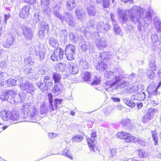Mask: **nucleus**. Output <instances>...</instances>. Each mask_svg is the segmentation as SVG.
Here are the masks:
<instances>
[{
  "instance_id": "f257e3e1",
  "label": "nucleus",
  "mask_w": 161,
  "mask_h": 161,
  "mask_svg": "<svg viewBox=\"0 0 161 161\" xmlns=\"http://www.w3.org/2000/svg\"><path fill=\"white\" fill-rule=\"evenodd\" d=\"M0 116L4 121L10 120L12 124H16L18 122L19 114V112L17 111L9 113L6 110H3L1 112Z\"/></svg>"
},
{
  "instance_id": "f03ea898",
  "label": "nucleus",
  "mask_w": 161,
  "mask_h": 161,
  "mask_svg": "<svg viewBox=\"0 0 161 161\" xmlns=\"http://www.w3.org/2000/svg\"><path fill=\"white\" fill-rule=\"evenodd\" d=\"M48 100L50 104L49 106V109L51 112L54 111L55 109L57 108L58 105H59L61 103L62 101V99H59L57 98L54 100V106H53V95L52 93H49L48 94Z\"/></svg>"
},
{
  "instance_id": "7ed1b4c3",
  "label": "nucleus",
  "mask_w": 161,
  "mask_h": 161,
  "mask_svg": "<svg viewBox=\"0 0 161 161\" xmlns=\"http://www.w3.org/2000/svg\"><path fill=\"white\" fill-rule=\"evenodd\" d=\"M64 54V50L60 47H57L54 49L51 58L53 61H57L63 58Z\"/></svg>"
},
{
  "instance_id": "20e7f679",
  "label": "nucleus",
  "mask_w": 161,
  "mask_h": 161,
  "mask_svg": "<svg viewBox=\"0 0 161 161\" xmlns=\"http://www.w3.org/2000/svg\"><path fill=\"white\" fill-rule=\"evenodd\" d=\"M24 36L27 40H31L33 37V33L31 28L25 26L21 28Z\"/></svg>"
},
{
  "instance_id": "39448f33",
  "label": "nucleus",
  "mask_w": 161,
  "mask_h": 161,
  "mask_svg": "<svg viewBox=\"0 0 161 161\" xmlns=\"http://www.w3.org/2000/svg\"><path fill=\"white\" fill-rule=\"evenodd\" d=\"M31 7L29 5H26L23 6L19 10V15L22 19L27 18L30 15V10Z\"/></svg>"
},
{
  "instance_id": "423d86ee",
  "label": "nucleus",
  "mask_w": 161,
  "mask_h": 161,
  "mask_svg": "<svg viewBox=\"0 0 161 161\" xmlns=\"http://www.w3.org/2000/svg\"><path fill=\"white\" fill-rule=\"evenodd\" d=\"M156 110L155 109H149L147 113L142 118V121L143 123H146L153 119L154 114L153 113L155 112Z\"/></svg>"
},
{
  "instance_id": "0eeeda50",
  "label": "nucleus",
  "mask_w": 161,
  "mask_h": 161,
  "mask_svg": "<svg viewBox=\"0 0 161 161\" xmlns=\"http://www.w3.org/2000/svg\"><path fill=\"white\" fill-rule=\"evenodd\" d=\"M158 89V87L154 84H151L147 88V91L149 94V97H153V96L154 98L156 97Z\"/></svg>"
},
{
  "instance_id": "6e6552de",
  "label": "nucleus",
  "mask_w": 161,
  "mask_h": 161,
  "mask_svg": "<svg viewBox=\"0 0 161 161\" xmlns=\"http://www.w3.org/2000/svg\"><path fill=\"white\" fill-rule=\"evenodd\" d=\"M20 87L26 92L31 94L35 91L36 89L34 86L32 84L27 83H24L20 85Z\"/></svg>"
},
{
  "instance_id": "1a4fd4ad",
  "label": "nucleus",
  "mask_w": 161,
  "mask_h": 161,
  "mask_svg": "<svg viewBox=\"0 0 161 161\" xmlns=\"http://www.w3.org/2000/svg\"><path fill=\"white\" fill-rule=\"evenodd\" d=\"M54 83L52 91L56 96H58L63 91V86L61 82Z\"/></svg>"
},
{
  "instance_id": "9d476101",
  "label": "nucleus",
  "mask_w": 161,
  "mask_h": 161,
  "mask_svg": "<svg viewBox=\"0 0 161 161\" xmlns=\"http://www.w3.org/2000/svg\"><path fill=\"white\" fill-rule=\"evenodd\" d=\"M87 141V144L91 151L93 152H95L96 150L99 151L98 146L93 143V141L91 139L88 138Z\"/></svg>"
},
{
  "instance_id": "9b49d317",
  "label": "nucleus",
  "mask_w": 161,
  "mask_h": 161,
  "mask_svg": "<svg viewBox=\"0 0 161 161\" xmlns=\"http://www.w3.org/2000/svg\"><path fill=\"white\" fill-rule=\"evenodd\" d=\"M43 81L48 89L52 87L53 85V79L49 76H44L43 77Z\"/></svg>"
},
{
  "instance_id": "f8f14e48",
  "label": "nucleus",
  "mask_w": 161,
  "mask_h": 161,
  "mask_svg": "<svg viewBox=\"0 0 161 161\" xmlns=\"http://www.w3.org/2000/svg\"><path fill=\"white\" fill-rule=\"evenodd\" d=\"M133 96L134 97V98L135 99L140 101L144 100L146 98V95L144 92L142 91L140 93H137L135 95H133Z\"/></svg>"
},
{
  "instance_id": "ddd939ff",
  "label": "nucleus",
  "mask_w": 161,
  "mask_h": 161,
  "mask_svg": "<svg viewBox=\"0 0 161 161\" xmlns=\"http://www.w3.org/2000/svg\"><path fill=\"white\" fill-rule=\"evenodd\" d=\"M136 137L128 133L124 141L127 143H136Z\"/></svg>"
},
{
  "instance_id": "4468645a",
  "label": "nucleus",
  "mask_w": 161,
  "mask_h": 161,
  "mask_svg": "<svg viewBox=\"0 0 161 161\" xmlns=\"http://www.w3.org/2000/svg\"><path fill=\"white\" fill-rule=\"evenodd\" d=\"M107 68V64L101 62L96 65V69L100 72H103Z\"/></svg>"
},
{
  "instance_id": "2eb2a0df",
  "label": "nucleus",
  "mask_w": 161,
  "mask_h": 161,
  "mask_svg": "<svg viewBox=\"0 0 161 161\" xmlns=\"http://www.w3.org/2000/svg\"><path fill=\"white\" fill-rule=\"evenodd\" d=\"M36 86L42 92H44L48 90V89L46 85L41 81H39L37 83Z\"/></svg>"
},
{
  "instance_id": "dca6fc26",
  "label": "nucleus",
  "mask_w": 161,
  "mask_h": 161,
  "mask_svg": "<svg viewBox=\"0 0 161 161\" xmlns=\"http://www.w3.org/2000/svg\"><path fill=\"white\" fill-rule=\"evenodd\" d=\"M52 77L54 83L61 82L60 80L62 79V77L60 74L57 72H54L52 74Z\"/></svg>"
},
{
  "instance_id": "f3484780",
  "label": "nucleus",
  "mask_w": 161,
  "mask_h": 161,
  "mask_svg": "<svg viewBox=\"0 0 161 161\" xmlns=\"http://www.w3.org/2000/svg\"><path fill=\"white\" fill-rule=\"evenodd\" d=\"M152 137L153 139V143L155 146L158 144V137L157 132L155 131H151Z\"/></svg>"
},
{
  "instance_id": "a211bd4d",
  "label": "nucleus",
  "mask_w": 161,
  "mask_h": 161,
  "mask_svg": "<svg viewBox=\"0 0 161 161\" xmlns=\"http://www.w3.org/2000/svg\"><path fill=\"white\" fill-rule=\"evenodd\" d=\"M14 40V37L12 36L8 37L5 44L6 47H9L11 45L13 44Z\"/></svg>"
},
{
  "instance_id": "6ab92c4d",
  "label": "nucleus",
  "mask_w": 161,
  "mask_h": 161,
  "mask_svg": "<svg viewBox=\"0 0 161 161\" xmlns=\"http://www.w3.org/2000/svg\"><path fill=\"white\" fill-rule=\"evenodd\" d=\"M83 136L81 135L74 136L71 138V140L74 142H80L83 139Z\"/></svg>"
},
{
  "instance_id": "aec40b11",
  "label": "nucleus",
  "mask_w": 161,
  "mask_h": 161,
  "mask_svg": "<svg viewBox=\"0 0 161 161\" xmlns=\"http://www.w3.org/2000/svg\"><path fill=\"white\" fill-rule=\"evenodd\" d=\"M91 74L88 71H85L83 73L82 79L84 81H87L90 80L92 78Z\"/></svg>"
},
{
  "instance_id": "412c9836",
  "label": "nucleus",
  "mask_w": 161,
  "mask_h": 161,
  "mask_svg": "<svg viewBox=\"0 0 161 161\" xmlns=\"http://www.w3.org/2000/svg\"><path fill=\"white\" fill-rule=\"evenodd\" d=\"M121 124L124 128H129L131 124L130 120L129 119H123L121 121Z\"/></svg>"
},
{
  "instance_id": "4be33fe9",
  "label": "nucleus",
  "mask_w": 161,
  "mask_h": 161,
  "mask_svg": "<svg viewBox=\"0 0 161 161\" xmlns=\"http://www.w3.org/2000/svg\"><path fill=\"white\" fill-rule=\"evenodd\" d=\"M65 51L66 52L75 53V46L71 44L67 45L66 47Z\"/></svg>"
},
{
  "instance_id": "5701e85b",
  "label": "nucleus",
  "mask_w": 161,
  "mask_h": 161,
  "mask_svg": "<svg viewBox=\"0 0 161 161\" xmlns=\"http://www.w3.org/2000/svg\"><path fill=\"white\" fill-rule=\"evenodd\" d=\"M128 133L125 131H119L117 134L116 136L121 140H125Z\"/></svg>"
},
{
  "instance_id": "b1692460",
  "label": "nucleus",
  "mask_w": 161,
  "mask_h": 161,
  "mask_svg": "<svg viewBox=\"0 0 161 161\" xmlns=\"http://www.w3.org/2000/svg\"><path fill=\"white\" fill-rule=\"evenodd\" d=\"M67 7L69 9L72 10L75 6V0H69L67 3Z\"/></svg>"
},
{
  "instance_id": "393cba45",
  "label": "nucleus",
  "mask_w": 161,
  "mask_h": 161,
  "mask_svg": "<svg viewBox=\"0 0 161 161\" xmlns=\"http://www.w3.org/2000/svg\"><path fill=\"white\" fill-rule=\"evenodd\" d=\"M70 72L73 75H75L78 72V68L76 66H70L69 68Z\"/></svg>"
},
{
  "instance_id": "a878e982",
  "label": "nucleus",
  "mask_w": 161,
  "mask_h": 161,
  "mask_svg": "<svg viewBox=\"0 0 161 161\" xmlns=\"http://www.w3.org/2000/svg\"><path fill=\"white\" fill-rule=\"evenodd\" d=\"M57 66L60 71H63L67 67V65L65 63H59L57 64Z\"/></svg>"
},
{
  "instance_id": "bb28decb",
  "label": "nucleus",
  "mask_w": 161,
  "mask_h": 161,
  "mask_svg": "<svg viewBox=\"0 0 161 161\" xmlns=\"http://www.w3.org/2000/svg\"><path fill=\"white\" fill-rule=\"evenodd\" d=\"M124 103L127 106L130 107H133L135 105L134 102L130 99H125Z\"/></svg>"
},
{
  "instance_id": "cd10ccee",
  "label": "nucleus",
  "mask_w": 161,
  "mask_h": 161,
  "mask_svg": "<svg viewBox=\"0 0 161 161\" xmlns=\"http://www.w3.org/2000/svg\"><path fill=\"white\" fill-rule=\"evenodd\" d=\"M136 142H137L140 145L145 146L146 145V142L144 139H141L136 137Z\"/></svg>"
},
{
  "instance_id": "c85d7f7f",
  "label": "nucleus",
  "mask_w": 161,
  "mask_h": 161,
  "mask_svg": "<svg viewBox=\"0 0 161 161\" xmlns=\"http://www.w3.org/2000/svg\"><path fill=\"white\" fill-rule=\"evenodd\" d=\"M101 82V80L100 77L97 76L95 77L94 80L92 82L91 85H96L100 84Z\"/></svg>"
},
{
  "instance_id": "c756f323",
  "label": "nucleus",
  "mask_w": 161,
  "mask_h": 161,
  "mask_svg": "<svg viewBox=\"0 0 161 161\" xmlns=\"http://www.w3.org/2000/svg\"><path fill=\"white\" fill-rule=\"evenodd\" d=\"M8 94V90L6 91L1 95V99L2 100H8L9 97V95Z\"/></svg>"
},
{
  "instance_id": "7c9ffc66",
  "label": "nucleus",
  "mask_w": 161,
  "mask_h": 161,
  "mask_svg": "<svg viewBox=\"0 0 161 161\" xmlns=\"http://www.w3.org/2000/svg\"><path fill=\"white\" fill-rule=\"evenodd\" d=\"M108 54L107 52H104L100 54V57L103 60H106L108 59Z\"/></svg>"
},
{
  "instance_id": "2f4dec72",
  "label": "nucleus",
  "mask_w": 161,
  "mask_h": 161,
  "mask_svg": "<svg viewBox=\"0 0 161 161\" xmlns=\"http://www.w3.org/2000/svg\"><path fill=\"white\" fill-rule=\"evenodd\" d=\"M102 6L105 8H108L109 7L110 5V0H102Z\"/></svg>"
},
{
  "instance_id": "473e14b6",
  "label": "nucleus",
  "mask_w": 161,
  "mask_h": 161,
  "mask_svg": "<svg viewBox=\"0 0 161 161\" xmlns=\"http://www.w3.org/2000/svg\"><path fill=\"white\" fill-rule=\"evenodd\" d=\"M147 75L149 79H153L155 76V73L153 71L148 69L147 71Z\"/></svg>"
},
{
  "instance_id": "72a5a7b5",
  "label": "nucleus",
  "mask_w": 161,
  "mask_h": 161,
  "mask_svg": "<svg viewBox=\"0 0 161 161\" xmlns=\"http://www.w3.org/2000/svg\"><path fill=\"white\" fill-rule=\"evenodd\" d=\"M68 150L66 149H64L63 150V152L62 153V155L64 156H66L69 158H70L71 159H73V156L70 155L68 152Z\"/></svg>"
},
{
  "instance_id": "f704fd0d",
  "label": "nucleus",
  "mask_w": 161,
  "mask_h": 161,
  "mask_svg": "<svg viewBox=\"0 0 161 161\" xmlns=\"http://www.w3.org/2000/svg\"><path fill=\"white\" fill-rule=\"evenodd\" d=\"M107 46V44L105 42H100L97 45L98 48L100 50H102Z\"/></svg>"
},
{
  "instance_id": "c9c22d12",
  "label": "nucleus",
  "mask_w": 161,
  "mask_h": 161,
  "mask_svg": "<svg viewBox=\"0 0 161 161\" xmlns=\"http://www.w3.org/2000/svg\"><path fill=\"white\" fill-rule=\"evenodd\" d=\"M8 93L9 95V97L10 98H14L17 95V92L14 90H8Z\"/></svg>"
},
{
  "instance_id": "e433bc0d",
  "label": "nucleus",
  "mask_w": 161,
  "mask_h": 161,
  "mask_svg": "<svg viewBox=\"0 0 161 161\" xmlns=\"http://www.w3.org/2000/svg\"><path fill=\"white\" fill-rule=\"evenodd\" d=\"M75 53H72L66 52V56L67 59L69 60H72L74 59V54Z\"/></svg>"
},
{
  "instance_id": "4c0bfd02",
  "label": "nucleus",
  "mask_w": 161,
  "mask_h": 161,
  "mask_svg": "<svg viewBox=\"0 0 161 161\" xmlns=\"http://www.w3.org/2000/svg\"><path fill=\"white\" fill-rule=\"evenodd\" d=\"M160 101L159 99L157 98V100H152L151 102V103L152 106L155 107L157 106L160 103Z\"/></svg>"
},
{
  "instance_id": "58836bf2",
  "label": "nucleus",
  "mask_w": 161,
  "mask_h": 161,
  "mask_svg": "<svg viewBox=\"0 0 161 161\" xmlns=\"http://www.w3.org/2000/svg\"><path fill=\"white\" fill-rule=\"evenodd\" d=\"M154 63L155 62L153 63H150L149 66L150 69H148V70H151L153 71H156L157 70V67Z\"/></svg>"
},
{
  "instance_id": "ea45409f",
  "label": "nucleus",
  "mask_w": 161,
  "mask_h": 161,
  "mask_svg": "<svg viewBox=\"0 0 161 161\" xmlns=\"http://www.w3.org/2000/svg\"><path fill=\"white\" fill-rule=\"evenodd\" d=\"M120 81V79L116 80L113 83L110 85V87L112 88L114 86H116Z\"/></svg>"
},
{
  "instance_id": "a19ab883",
  "label": "nucleus",
  "mask_w": 161,
  "mask_h": 161,
  "mask_svg": "<svg viewBox=\"0 0 161 161\" xmlns=\"http://www.w3.org/2000/svg\"><path fill=\"white\" fill-rule=\"evenodd\" d=\"M138 152L139 156L141 157H144V153L142 150L139 149L138 150Z\"/></svg>"
},
{
  "instance_id": "79ce46f5",
  "label": "nucleus",
  "mask_w": 161,
  "mask_h": 161,
  "mask_svg": "<svg viewBox=\"0 0 161 161\" xmlns=\"http://www.w3.org/2000/svg\"><path fill=\"white\" fill-rule=\"evenodd\" d=\"M130 91L132 92H134L136 93L138 91V89H137V88L134 87H131L130 89Z\"/></svg>"
},
{
  "instance_id": "37998d69",
  "label": "nucleus",
  "mask_w": 161,
  "mask_h": 161,
  "mask_svg": "<svg viewBox=\"0 0 161 161\" xmlns=\"http://www.w3.org/2000/svg\"><path fill=\"white\" fill-rule=\"evenodd\" d=\"M110 153L112 156H114L116 153V149H112L110 150Z\"/></svg>"
},
{
  "instance_id": "c03bdc74",
  "label": "nucleus",
  "mask_w": 161,
  "mask_h": 161,
  "mask_svg": "<svg viewBox=\"0 0 161 161\" xmlns=\"http://www.w3.org/2000/svg\"><path fill=\"white\" fill-rule=\"evenodd\" d=\"M97 132L96 131H92L91 134V137L95 138L97 137Z\"/></svg>"
},
{
  "instance_id": "a18cd8bd",
  "label": "nucleus",
  "mask_w": 161,
  "mask_h": 161,
  "mask_svg": "<svg viewBox=\"0 0 161 161\" xmlns=\"http://www.w3.org/2000/svg\"><path fill=\"white\" fill-rule=\"evenodd\" d=\"M76 16L78 19H82V14L80 12L77 13Z\"/></svg>"
},
{
  "instance_id": "49530a36",
  "label": "nucleus",
  "mask_w": 161,
  "mask_h": 161,
  "mask_svg": "<svg viewBox=\"0 0 161 161\" xmlns=\"http://www.w3.org/2000/svg\"><path fill=\"white\" fill-rule=\"evenodd\" d=\"M10 17V13H8V14H5L4 15V19L5 21L8 19Z\"/></svg>"
},
{
  "instance_id": "de8ad7c7",
  "label": "nucleus",
  "mask_w": 161,
  "mask_h": 161,
  "mask_svg": "<svg viewBox=\"0 0 161 161\" xmlns=\"http://www.w3.org/2000/svg\"><path fill=\"white\" fill-rule=\"evenodd\" d=\"M111 99L114 101L116 102H119L120 101L119 98L117 97H112Z\"/></svg>"
},
{
  "instance_id": "09e8293b",
  "label": "nucleus",
  "mask_w": 161,
  "mask_h": 161,
  "mask_svg": "<svg viewBox=\"0 0 161 161\" xmlns=\"http://www.w3.org/2000/svg\"><path fill=\"white\" fill-rule=\"evenodd\" d=\"M114 31L115 32V33L116 34H118V33H119L120 31V30L119 28H115Z\"/></svg>"
},
{
  "instance_id": "8fccbe9b",
  "label": "nucleus",
  "mask_w": 161,
  "mask_h": 161,
  "mask_svg": "<svg viewBox=\"0 0 161 161\" xmlns=\"http://www.w3.org/2000/svg\"><path fill=\"white\" fill-rule=\"evenodd\" d=\"M49 136L51 137H53L55 136V134H54L53 133H49Z\"/></svg>"
},
{
  "instance_id": "3c124183",
  "label": "nucleus",
  "mask_w": 161,
  "mask_h": 161,
  "mask_svg": "<svg viewBox=\"0 0 161 161\" xmlns=\"http://www.w3.org/2000/svg\"><path fill=\"white\" fill-rule=\"evenodd\" d=\"M39 56H40V60L44 58V54H43L41 56L40 55V53H39Z\"/></svg>"
},
{
  "instance_id": "603ef678",
  "label": "nucleus",
  "mask_w": 161,
  "mask_h": 161,
  "mask_svg": "<svg viewBox=\"0 0 161 161\" xmlns=\"http://www.w3.org/2000/svg\"><path fill=\"white\" fill-rule=\"evenodd\" d=\"M37 111H36L35 109H34L33 113L32 114H31V115L32 116H34L36 114V113Z\"/></svg>"
},
{
  "instance_id": "864d4df0",
  "label": "nucleus",
  "mask_w": 161,
  "mask_h": 161,
  "mask_svg": "<svg viewBox=\"0 0 161 161\" xmlns=\"http://www.w3.org/2000/svg\"><path fill=\"white\" fill-rule=\"evenodd\" d=\"M159 77L160 79H161V67L159 69V72H158Z\"/></svg>"
},
{
  "instance_id": "5fc2aeb1",
  "label": "nucleus",
  "mask_w": 161,
  "mask_h": 161,
  "mask_svg": "<svg viewBox=\"0 0 161 161\" xmlns=\"http://www.w3.org/2000/svg\"><path fill=\"white\" fill-rule=\"evenodd\" d=\"M160 24H161L160 22L159 21L157 22H156V25H155L156 27L157 26V25H160Z\"/></svg>"
},
{
  "instance_id": "6e6d98bb",
  "label": "nucleus",
  "mask_w": 161,
  "mask_h": 161,
  "mask_svg": "<svg viewBox=\"0 0 161 161\" xmlns=\"http://www.w3.org/2000/svg\"><path fill=\"white\" fill-rule=\"evenodd\" d=\"M160 86H161V81H160V82L159 83L158 85V86H157V87H158V88L160 87Z\"/></svg>"
},
{
  "instance_id": "4d7b16f0",
  "label": "nucleus",
  "mask_w": 161,
  "mask_h": 161,
  "mask_svg": "<svg viewBox=\"0 0 161 161\" xmlns=\"http://www.w3.org/2000/svg\"><path fill=\"white\" fill-rule=\"evenodd\" d=\"M130 1H132V0H127L126 1H124L123 2L125 3H126Z\"/></svg>"
},
{
  "instance_id": "13d9d810",
  "label": "nucleus",
  "mask_w": 161,
  "mask_h": 161,
  "mask_svg": "<svg viewBox=\"0 0 161 161\" xmlns=\"http://www.w3.org/2000/svg\"><path fill=\"white\" fill-rule=\"evenodd\" d=\"M7 127L6 126H4L2 127V129L3 130H5L6 128Z\"/></svg>"
},
{
  "instance_id": "bf43d9fd",
  "label": "nucleus",
  "mask_w": 161,
  "mask_h": 161,
  "mask_svg": "<svg viewBox=\"0 0 161 161\" xmlns=\"http://www.w3.org/2000/svg\"><path fill=\"white\" fill-rule=\"evenodd\" d=\"M75 114V113L73 112H70V114L72 115H74Z\"/></svg>"
},
{
  "instance_id": "052dcab7",
  "label": "nucleus",
  "mask_w": 161,
  "mask_h": 161,
  "mask_svg": "<svg viewBox=\"0 0 161 161\" xmlns=\"http://www.w3.org/2000/svg\"><path fill=\"white\" fill-rule=\"evenodd\" d=\"M140 106L141 107H142V103H140V104H139L138 105V107H139V106Z\"/></svg>"
},
{
  "instance_id": "680f3d73",
  "label": "nucleus",
  "mask_w": 161,
  "mask_h": 161,
  "mask_svg": "<svg viewBox=\"0 0 161 161\" xmlns=\"http://www.w3.org/2000/svg\"><path fill=\"white\" fill-rule=\"evenodd\" d=\"M88 13L90 14H91V12H90V11H89V10H88Z\"/></svg>"
},
{
  "instance_id": "e2e57ef3",
  "label": "nucleus",
  "mask_w": 161,
  "mask_h": 161,
  "mask_svg": "<svg viewBox=\"0 0 161 161\" xmlns=\"http://www.w3.org/2000/svg\"><path fill=\"white\" fill-rule=\"evenodd\" d=\"M46 26H47L48 28V25H47Z\"/></svg>"
},
{
  "instance_id": "0e129e2a",
  "label": "nucleus",
  "mask_w": 161,
  "mask_h": 161,
  "mask_svg": "<svg viewBox=\"0 0 161 161\" xmlns=\"http://www.w3.org/2000/svg\"><path fill=\"white\" fill-rule=\"evenodd\" d=\"M30 1V0H29V1H28V2H29Z\"/></svg>"
},
{
  "instance_id": "69168bd1",
  "label": "nucleus",
  "mask_w": 161,
  "mask_h": 161,
  "mask_svg": "<svg viewBox=\"0 0 161 161\" xmlns=\"http://www.w3.org/2000/svg\"><path fill=\"white\" fill-rule=\"evenodd\" d=\"M97 3H99V2H97Z\"/></svg>"
}]
</instances>
